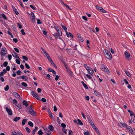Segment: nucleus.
<instances>
[{
    "label": "nucleus",
    "mask_w": 135,
    "mask_h": 135,
    "mask_svg": "<svg viewBox=\"0 0 135 135\" xmlns=\"http://www.w3.org/2000/svg\"><path fill=\"white\" fill-rule=\"evenodd\" d=\"M54 26L55 27V29L56 30L57 32H61V30L57 26H55L54 25Z\"/></svg>",
    "instance_id": "15"
},
{
    "label": "nucleus",
    "mask_w": 135,
    "mask_h": 135,
    "mask_svg": "<svg viewBox=\"0 0 135 135\" xmlns=\"http://www.w3.org/2000/svg\"><path fill=\"white\" fill-rule=\"evenodd\" d=\"M61 26L62 28L64 30L65 32H67V29L65 26L64 25L62 24H61Z\"/></svg>",
    "instance_id": "23"
},
{
    "label": "nucleus",
    "mask_w": 135,
    "mask_h": 135,
    "mask_svg": "<svg viewBox=\"0 0 135 135\" xmlns=\"http://www.w3.org/2000/svg\"><path fill=\"white\" fill-rule=\"evenodd\" d=\"M84 66L85 67V68L87 70H88L91 67L88 66L87 65V64H84Z\"/></svg>",
    "instance_id": "27"
},
{
    "label": "nucleus",
    "mask_w": 135,
    "mask_h": 135,
    "mask_svg": "<svg viewBox=\"0 0 135 135\" xmlns=\"http://www.w3.org/2000/svg\"><path fill=\"white\" fill-rule=\"evenodd\" d=\"M66 35L68 37H70L72 38H73V34L71 33L70 32L68 33L67 32H66Z\"/></svg>",
    "instance_id": "16"
},
{
    "label": "nucleus",
    "mask_w": 135,
    "mask_h": 135,
    "mask_svg": "<svg viewBox=\"0 0 135 135\" xmlns=\"http://www.w3.org/2000/svg\"><path fill=\"white\" fill-rule=\"evenodd\" d=\"M50 62L51 63V64L56 69L57 68V66L54 63V62H53V61H52V60Z\"/></svg>",
    "instance_id": "28"
},
{
    "label": "nucleus",
    "mask_w": 135,
    "mask_h": 135,
    "mask_svg": "<svg viewBox=\"0 0 135 135\" xmlns=\"http://www.w3.org/2000/svg\"><path fill=\"white\" fill-rule=\"evenodd\" d=\"M63 63L64 66L65 68L66 69V68H67L69 67L68 66V65H67L66 64L65 62H63Z\"/></svg>",
    "instance_id": "48"
},
{
    "label": "nucleus",
    "mask_w": 135,
    "mask_h": 135,
    "mask_svg": "<svg viewBox=\"0 0 135 135\" xmlns=\"http://www.w3.org/2000/svg\"><path fill=\"white\" fill-rule=\"evenodd\" d=\"M15 61H16V63L17 64H20V61L19 60L16 59V60Z\"/></svg>",
    "instance_id": "54"
},
{
    "label": "nucleus",
    "mask_w": 135,
    "mask_h": 135,
    "mask_svg": "<svg viewBox=\"0 0 135 135\" xmlns=\"http://www.w3.org/2000/svg\"><path fill=\"white\" fill-rule=\"evenodd\" d=\"M120 124L123 127H124L125 126L126 127L127 126V125L125 123L120 122Z\"/></svg>",
    "instance_id": "31"
},
{
    "label": "nucleus",
    "mask_w": 135,
    "mask_h": 135,
    "mask_svg": "<svg viewBox=\"0 0 135 135\" xmlns=\"http://www.w3.org/2000/svg\"><path fill=\"white\" fill-rule=\"evenodd\" d=\"M23 105H25V107H27L28 105V104L27 101L24 100H23L22 102Z\"/></svg>",
    "instance_id": "19"
},
{
    "label": "nucleus",
    "mask_w": 135,
    "mask_h": 135,
    "mask_svg": "<svg viewBox=\"0 0 135 135\" xmlns=\"http://www.w3.org/2000/svg\"><path fill=\"white\" fill-rule=\"evenodd\" d=\"M13 103L14 104H16L17 103V101L16 99H14L13 100Z\"/></svg>",
    "instance_id": "49"
},
{
    "label": "nucleus",
    "mask_w": 135,
    "mask_h": 135,
    "mask_svg": "<svg viewBox=\"0 0 135 135\" xmlns=\"http://www.w3.org/2000/svg\"><path fill=\"white\" fill-rule=\"evenodd\" d=\"M61 126L63 128L65 127L66 126V125L64 123H61Z\"/></svg>",
    "instance_id": "61"
},
{
    "label": "nucleus",
    "mask_w": 135,
    "mask_h": 135,
    "mask_svg": "<svg viewBox=\"0 0 135 135\" xmlns=\"http://www.w3.org/2000/svg\"><path fill=\"white\" fill-rule=\"evenodd\" d=\"M47 70L48 71L52 72L53 73V74H56V71L50 68H49V69H48Z\"/></svg>",
    "instance_id": "21"
},
{
    "label": "nucleus",
    "mask_w": 135,
    "mask_h": 135,
    "mask_svg": "<svg viewBox=\"0 0 135 135\" xmlns=\"http://www.w3.org/2000/svg\"><path fill=\"white\" fill-rule=\"evenodd\" d=\"M79 40L81 42H83L84 41V39L82 37H81L78 38Z\"/></svg>",
    "instance_id": "50"
},
{
    "label": "nucleus",
    "mask_w": 135,
    "mask_h": 135,
    "mask_svg": "<svg viewBox=\"0 0 135 135\" xmlns=\"http://www.w3.org/2000/svg\"><path fill=\"white\" fill-rule=\"evenodd\" d=\"M54 111L55 112H56L57 110V108L56 107V105H54Z\"/></svg>",
    "instance_id": "62"
},
{
    "label": "nucleus",
    "mask_w": 135,
    "mask_h": 135,
    "mask_svg": "<svg viewBox=\"0 0 135 135\" xmlns=\"http://www.w3.org/2000/svg\"><path fill=\"white\" fill-rule=\"evenodd\" d=\"M82 18L83 19H84V20L87 21L88 20V19H87V17L86 16H82Z\"/></svg>",
    "instance_id": "59"
},
{
    "label": "nucleus",
    "mask_w": 135,
    "mask_h": 135,
    "mask_svg": "<svg viewBox=\"0 0 135 135\" xmlns=\"http://www.w3.org/2000/svg\"><path fill=\"white\" fill-rule=\"evenodd\" d=\"M28 112L29 114L33 116H35L36 115V113L34 110L31 111H29Z\"/></svg>",
    "instance_id": "9"
},
{
    "label": "nucleus",
    "mask_w": 135,
    "mask_h": 135,
    "mask_svg": "<svg viewBox=\"0 0 135 135\" xmlns=\"http://www.w3.org/2000/svg\"><path fill=\"white\" fill-rule=\"evenodd\" d=\"M95 7H96V9H97L98 10H99V11L100 10V8H101V7H100L98 5H97Z\"/></svg>",
    "instance_id": "60"
},
{
    "label": "nucleus",
    "mask_w": 135,
    "mask_h": 135,
    "mask_svg": "<svg viewBox=\"0 0 135 135\" xmlns=\"http://www.w3.org/2000/svg\"><path fill=\"white\" fill-rule=\"evenodd\" d=\"M38 127L36 126L35 127L34 129L32 131V132L33 135H34L35 133V132L37 130Z\"/></svg>",
    "instance_id": "26"
},
{
    "label": "nucleus",
    "mask_w": 135,
    "mask_h": 135,
    "mask_svg": "<svg viewBox=\"0 0 135 135\" xmlns=\"http://www.w3.org/2000/svg\"><path fill=\"white\" fill-rule=\"evenodd\" d=\"M126 128L130 134H133V131L132 128L130 126H127L126 127Z\"/></svg>",
    "instance_id": "6"
},
{
    "label": "nucleus",
    "mask_w": 135,
    "mask_h": 135,
    "mask_svg": "<svg viewBox=\"0 0 135 135\" xmlns=\"http://www.w3.org/2000/svg\"><path fill=\"white\" fill-rule=\"evenodd\" d=\"M20 118H21L20 117H16L13 120L15 122H17L20 119Z\"/></svg>",
    "instance_id": "29"
},
{
    "label": "nucleus",
    "mask_w": 135,
    "mask_h": 135,
    "mask_svg": "<svg viewBox=\"0 0 135 135\" xmlns=\"http://www.w3.org/2000/svg\"><path fill=\"white\" fill-rule=\"evenodd\" d=\"M30 7L34 10H35L36 8V7H34L32 5H30Z\"/></svg>",
    "instance_id": "45"
},
{
    "label": "nucleus",
    "mask_w": 135,
    "mask_h": 135,
    "mask_svg": "<svg viewBox=\"0 0 135 135\" xmlns=\"http://www.w3.org/2000/svg\"><path fill=\"white\" fill-rule=\"evenodd\" d=\"M12 54L13 56L14 57H15L17 59H20L19 57H18V56L17 55L16 53V52H13L12 53Z\"/></svg>",
    "instance_id": "14"
},
{
    "label": "nucleus",
    "mask_w": 135,
    "mask_h": 135,
    "mask_svg": "<svg viewBox=\"0 0 135 135\" xmlns=\"http://www.w3.org/2000/svg\"><path fill=\"white\" fill-rule=\"evenodd\" d=\"M94 92L95 95L97 96H100L101 94L99 93L97 90H94Z\"/></svg>",
    "instance_id": "18"
},
{
    "label": "nucleus",
    "mask_w": 135,
    "mask_h": 135,
    "mask_svg": "<svg viewBox=\"0 0 135 135\" xmlns=\"http://www.w3.org/2000/svg\"><path fill=\"white\" fill-rule=\"evenodd\" d=\"M128 111L129 113L130 116L131 117L132 116L134 115V114H133V112L132 111H131L129 109L128 110Z\"/></svg>",
    "instance_id": "32"
},
{
    "label": "nucleus",
    "mask_w": 135,
    "mask_h": 135,
    "mask_svg": "<svg viewBox=\"0 0 135 135\" xmlns=\"http://www.w3.org/2000/svg\"><path fill=\"white\" fill-rule=\"evenodd\" d=\"M43 134L41 129H40L38 132V134L39 135H42Z\"/></svg>",
    "instance_id": "37"
},
{
    "label": "nucleus",
    "mask_w": 135,
    "mask_h": 135,
    "mask_svg": "<svg viewBox=\"0 0 135 135\" xmlns=\"http://www.w3.org/2000/svg\"><path fill=\"white\" fill-rule=\"evenodd\" d=\"M84 135H90L88 131L84 132Z\"/></svg>",
    "instance_id": "63"
},
{
    "label": "nucleus",
    "mask_w": 135,
    "mask_h": 135,
    "mask_svg": "<svg viewBox=\"0 0 135 135\" xmlns=\"http://www.w3.org/2000/svg\"><path fill=\"white\" fill-rule=\"evenodd\" d=\"M12 9L13 11L15 12V14L16 15H18L19 14L18 12L17 11V9L15 8L14 6L12 7Z\"/></svg>",
    "instance_id": "20"
},
{
    "label": "nucleus",
    "mask_w": 135,
    "mask_h": 135,
    "mask_svg": "<svg viewBox=\"0 0 135 135\" xmlns=\"http://www.w3.org/2000/svg\"><path fill=\"white\" fill-rule=\"evenodd\" d=\"M12 135H23L20 132H17L15 131L13 132L12 134Z\"/></svg>",
    "instance_id": "13"
},
{
    "label": "nucleus",
    "mask_w": 135,
    "mask_h": 135,
    "mask_svg": "<svg viewBox=\"0 0 135 135\" xmlns=\"http://www.w3.org/2000/svg\"><path fill=\"white\" fill-rule=\"evenodd\" d=\"M7 53V50L4 47H3L1 49L0 54L1 56L2 57L4 56Z\"/></svg>",
    "instance_id": "2"
},
{
    "label": "nucleus",
    "mask_w": 135,
    "mask_h": 135,
    "mask_svg": "<svg viewBox=\"0 0 135 135\" xmlns=\"http://www.w3.org/2000/svg\"><path fill=\"white\" fill-rule=\"evenodd\" d=\"M47 58L50 62L52 60L50 55L47 57Z\"/></svg>",
    "instance_id": "55"
},
{
    "label": "nucleus",
    "mask_w": 135,
    "mask_h": 135,
    "mask_svg": "<svg viewBox=\"0 0 135 135\" xmlns=\"http://www.w3.org/2000/svg\"><path fill=\"white\" fill-rule=\"evenodd\" d=\"M104 52L105 55L106 54L107 55L105 56L106 58L110 60L112 58V56L110 52L106 49H105L104 51Z\"/></svg>",
    "instance_id": "1"
},
{
    "label": "nucleus",
    "mask_w": 135,
    "mask_h": 135,
    "mask_svg": "<svg viewBox=\"0 0 135 135\" xmlns=\"http://www.w3.org/2000/svg\"><path fill=\"white\" fill-rule=\"evenodd\" d=\"M62 32H57V33H55L54 34V36L55 37H56L57 38H59L60 39H61V37H60V36H62Z\"/></svg>",
    "instance_id": "5"
},
{
    "label": "nucleus",
    "mask_w": 135,
    "mask_h": 135,
    "mask_svg": "<svg viewBox=\"0 0 135 135\" xmlns=\"http://www.w3.org/2000/svg\"><path fill=\"white\" fill-rule=\"evenodd\" d=\"M26 129L28 132L29 133L30 132L31 130L28 128L27 127L26 128Z\"/></svg>",
    "instance_id": "53"
},
{
    "label": "nucleus",
    "mask_w": 135,
    "mask_h": 135,
    "mask_svg": "<svg viewBox=\"0 0 135 135\" xmlns=\"http://www.w3.org/2000/svg\"><path fill=\"white\" fill-rule=\"evenodd\" d=\"M100 11L104 13H105L107 12V11L104 10L103 8L101 7V8H100Z\"/></svg>",
    "instance_id": "33"
},
{
    "label": "nucleus",
    "mask_w": 135,
    "mask_h": 135,
    "mask_svg": "<svg viewBox=\"0 0 135 135\" xmlns=\"http://www.w3.org/2000/svg\"><path fill=\"white\" fill-rule=\"evenodd\" d=\"M48 129H49L50 131H52L54 130V128L52 125H50L49 126Z\"/></svg>",
    "instance_id": "24"
},
{
    "label": "nucleus",
    "mask_w": 135,
    "mask_h": 135,
    "mask_svg": "<svg viewBox=\"0 0 135 135\" xmlns=\"http://www.w3.org/2000/svg\"><path fill=\"white\" fill-rule=\"evenodd\" d=\"M49 115L51 118H53V114L52 113H49Z\"/></svg>",
    "instance_id": "56"
},
{
    "label": "nucleus",
    "mask_w": 135,
    "mask_h": 135,
    "mask_svg": "<svg viewBox=\"0 0 135 135\" xmlns=\"http://www.w3.org/2000/svg\"><path fill=\"white\" fill-rule=\"evenodd\" d=\"M77 121L78 122V124L79 125H83V124L81 121L79 119H78L77 120Z\"/></svg>",
    "instance_id": "30"
},
{
    "label": "nucleus",
    "mask_w": 135,
    "mask_h": 135,
    "mask_svg": "<svg viewBox=\"0 0 135 135\" xmlns=\"http://www.w3.org/2000/svg\"><path fill=\"white\" fill-rule=\"evenodd\" d=\"M88 70H87L88 73L90 74L91 76H93V70L91 68H90Z\"/></svg>",
    "instance_id": "11"
},
{
    "label": "nucleus",
    "mask_w": 135,
    "mask_h": 135,
    "mask_svg": "<svg viewBox=\"0 0 135 135\" xmlns=\"http://www.w3.org/2000/svg\"><path fill=\"white\" fill-rule=\"evenodd\" d=\"M67 72L69 73V75L71 77H73V73L72 71L69 68L66 69Z\"/></svg>",
    "instance_id": "7"
},
{
    "label": "nucleus",
    "mask_w": 135,
    "mask_h": 135,
    "mask_svg": "<svg viewBox=\"0 0 135 135\" xmlns=\"http://www.w3.org/2000/svg\"><path fill=\"white\" fill-rule=\"evenodd\" d=\"M9 89V86L8 85H6V87L4 88V89L5 91H7Z\"/></svg>",
    "instance_id": "35"
},
{
    "label": "nucleus",
    "mask_w": 135,
    "mask_h": 135,
    "mask_svg": "<svg viewBox=\"0 0 135 135\" xmlns=\"http://www.w3.org/2000/svg\"><path fill=\"white\" fill-rule=\"evenodd\" d=\"M21 77L22 79L24 80L25 81H27L28 79V78L27 76L24 75L22 76H21Z\"/></svg>",
    "instance_id": "22"
},
{
    "label": "nucleus",
    "mask_w": 135,
    "mask_h": 135,
    "mask_svg": "<svg viewBox=\"0 0 135 135\" xmlns=\"http://www.w3.org/2000/svg\"><path fill=\"white\" fill-rule=\"evenodd\" d=\"M83 85L85 89H88V87L87 86V85L85 84H83Z\"/></svg>",
    "instance_id": "51"
},
{
    "label": "nucleus",
    "mask_w": 135,
    "mask_h": 135,
    "mask_svg": "<svg viewBox=\"0 0 135 135\" xmlns=\"http://www.w3.org/2000/svg\"><path fill=\"white\" fill-rule=\"evenodd\" d=\"M37 23L38 24H41L42 23L40 21L39 19H37Z\"/></svg>",
    "instance_id": "42"
},
{
    "label": "nucleus",
    "mask_w": 135,
    "mask_h": 135,
    "mask_svg": "<svg viewBox=\"0 0 135 135\" xmlns=\"http://www.w3.org/2000/svg\"><path fill=\"white\" fill-rule=\"evenodd\" d=\"M124 71L127 76H131L130 74L128 71H126V70H124Z\"/></svg>",
    "instance_id": "38"
},
{
    "label": "nucleus",
    "mask_w": 135,
    "mask_h": 135,
    "mask_svg": "<svg viewBox=\"0 0 135 135\" xmlns=\"http://www.w3.org/2000/svg\"><path fill=\"white\" fill-rule=\"evenodd\" d=\"M0 15V16L5 20H7V17H6L4 13H3L2 14H1Z\"/></svg>",
    "instance_id": "17"
},
{
    "label": "nucleus",
    "mask_w": 135,
    "mask_h": 135,
    "mask_svg": "<svg viewBox=\"0 0 135 135\" xmlns=\"http://www.w3.org/2000/svg\"><path fill=\"white\" fill-rule=\"evenodd\" d=\"M103 71L105 72L107 74H109L110 73V72L108 69L104 65L102 64L101 65Z\"/></svg>",
    "instance_id": "3"
},
{
    "label": "nucleus",
    "mask_w": 135,
    "mask_h": 135,
    "mask_svg": "<svg viewBox=\"0 0 135 135\" xmlns=\"http://www.w3.org/2000/svg\"><path fill=\"white\" fill-rule=\"evenodd\" d=\"M31 94L32 96L35 97L36 98L39 100L40 97L37 94L36 92L34 91H32L31 92Z\"/></svg>",
    "instance_id": "4"
},
{
    "label": "nucleus",
    "mask_w": 135,
    "mask_h": 135,
    "mask_svg": "<svg viewBox=\"0 0 135 135\" xmlns=\"http://www.w3.org/2000/svg\"><path fill=\"white\" fill-rule=\"evenodd\" d=\"M17 74L18 75H20L22 74V72L19 70H18L16 72Z\"/></svg>",
    "instance_id": "41"
},
{
    "label": "nucleus",
    "mask_w": 135,
    "mask_h": 135,
    "mask_svg": "<svg viewBox=\"0 0 135 135\" xmlns=\"http://www.w3.org/2000/svg\"><path fill=\"white\" fill-rule=\"evenodd\" d=\"M12 55H8V58L9 60H10L11 59Z\"/></svg>",
    "instance_id": "58"
},
{
    "label": "nucleus",
    "mask_w": 135,
    "mask_h": 135,
    "mask_svg": "<svg viewBox=\"0 0 135 135\" xmlns=\"http://www.w3.org/2000/svg\"><path fill=\"white\" fill-rule=\"evenodd\" d=\"M21 32L22 34L23 35H24L26 34L23 29H22L21 31Z\"/></svg>",
    "instance_id": "46"
},
{
    "label": "nucleus",
    "mask_w": 135,
    "mask_h": 135,
    "mask_svg": "<svg viewBox=\"0 0 135 135\" xmlns=\"http://www.w3.org/2000/svg\"><path fill=\"white\" fill-rule=\"evenodd\" d=\"M31 20L32 21V22L33 23H35V17H31Z\"/></svg>",
    "instance_id": "52"
},
{
    "label": "nucleus",
    "mask_w": 135,
    "mask_h": 135,
    "mask_svg": "<svg viewBox=\"0 0 135 135\" xmlns=\"http://www.w3.org/2000/svg\"><path fill=\"white\" fill-rule=\"evenodd\" d=\"M22 58L25 60L27 61L28 60V58L25 56H22Z\"/></svg>",
    "instance_id": "43"
},
{
    "label": "nucleus",
    "mask_w": 135,
    "mask_h": 135,
    "mask_svg": "<svg viewBox=\"0 0 135 135\" xmlns=\"http://www.w3.org/2000/svg\"><path fill=\"white\" fill-rule=\"evenodd\" d=\"M14 49L15 51L17 53H19V50L17 48L15 47L14 48Z\"/></svg>",
    "instance_id": "57"
},
{
    "label": "nucleus",
    "mask_w": 135,
    "mask_h": 135,
    "mask_svg": "<svg viewBox=\"0 0 135 135\" xmlns=\"http://www.w3.org/2000/svg\"><path fill=\"white\" fill-rule=\"evenodd\" d=\"M7 112L8 113V114L9 115H11L12 114V110L9 108H8L7 107H6L5 108Z\"/></svg>",
    "instance_id": "8"
},
{
    "label": "nucleus",
    "mask_w": 135,
    "mask_h": 135,
    "mask_svg": "<svg viewBox=\"0 0 135 135\" xmlns=\"http://www.w3.org/2000/svg\"><path fill=\"white\" fill-rule=\"evenodd\" d=\"M86 76L89 79L91 80H92V78L89 75L87 74L86 75Z\"/></svg>",
    "instance_id": "39"
},
{
    "label": "nucleus",
    "mask_w": 135,
    "mask_h": 135,
    "mask_svg": "<svg viewBox=\"0 0 135 135\" xmlns=\"http://www.w3.org/2000/svg\"><path fill=\"white\" fill-rule=\"evenodd\" d=\"M64 5L66 7L67 9H68L70 10H72V9L67 4H65Z\"/></svg>",
    "instance_id": "34"
},
{
    "label": "nucleus",
    "mask_w": 135,
    "mask_h": 135,
    "mask_svg": "<svg viewBox=\"0 0 135 135\" xmlns=\"http://www.w3.org/2000/svg\"><path fill=\"white\" fill-rule=\"evenodd\" d=\"M22 85L23 86H25V87H27V84L25 83V82H22L21 83Z\"/></svg>",
    "instance_id": "40"
},
{
    "label": "nucleus",
    "mask_w": 135,
    "mask_h": 135,
    "mask_svg": "<svg viewBox=\"0 0 135 135\" xmlns=\"http://www.w3.org/2000/svg\"><path fill=\"white\" fill-rule=\"evenodd\" d=\"M8 64V62L7 61H5L3 64V66L5 67L7 66V65Z\"/></svg>",
    "instance_id": "44"
},
{
    "label": "nucleus",
    "mask_w": 135,
    "mask_h": 135,
    "mask_svg": "<svg viewBox=\"0 0 135 135\" xmlns=\"http://www.w3.org/2000/svg\"><path fill=\"white\" fill-rule=\"evenodd\" d=\"M27 120V119H24L22 121V124L23 126L25 125V123L26 122Z\"/></svg>",
    "instance_id": "25"
},
{
    "label": "nucleus",
    "mask_w": 135,
    "mask_h": 135,
    "mask_svg": "<svg viewBox=\"0 0 135 135\" xmlns=\"http://www.w3.org/2000/svg\"><path fill=\"white\" fill-rule=\"evenodd\" d=\"M13 95L16 98L19 99L20 98V96L16 92H13Z\"/></svg>",
    "instance_id": "12"
},
{
    "label": "nucleus",
    "mask_w": 135,
    "mask_h": 135,
    "mask_svg": "<svg viewBox=\"0 0 135 135\" xmlns=\"http://www.w3.org/2000/svg\"><path fill=\"white\" fill-rule=\"evenodd\" d=\"M125 55L127 59L129 60L130 59V54L127 51H125Z\"/></svg>",
    "instance_id": "10"
},
{
    "label": "nucleus",
    "mask_w": 135,
    "mask_h": 135,
    "mask_svg": "<svg viewBox=\"0 0 135 135\" xmlns=\"http://www.w3.org/2000/svg\"><path fill=\"white\" fill-rule=\"evenodd\" d=\"M7 67L6 68V70L7 71H9L10 70V67L9 66H7Z\"/></svg>",
    "instance_id": "64"
},
{
    "label": "nucleus",
    "mask_w": 135,
    "mask_h": 135,
    "mask_svg": "<svg viewBox=\"0 0 135 135\" xmlns=\"http://www.w3.org/2000/svg\"><path fill=\"white\" fill-rule=\"evenodd\" d=\"M28 124L31 127H33V123L31 121H29L28 122Z\"/></svg>",
    "instance_id": "36"
},
{
    "label": "nucleus",
    "mask_w": 135,
    "mask_h": 135,
    "mask_svg": "<svg viewBox=\"0 0 135 135\" xmlns=\"http://www.w3.org/2000/svg\"><path fill=\"white\" fill-rule=\"evenodd\" d=\"M25 66L27 69H30V67L29 66V65L27 63L25 64Z\"/></svg>",
    "instance_id": "47"
}]
</instances>
